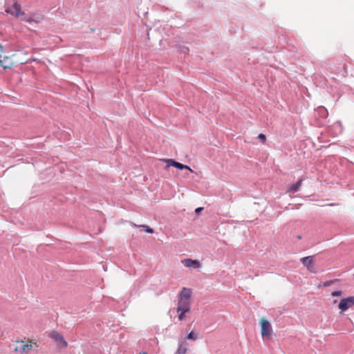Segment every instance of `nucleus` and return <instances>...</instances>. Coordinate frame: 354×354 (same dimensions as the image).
I'll return each instance as SVG.
<instances>
[{
  "mask_svg": "<svg viewBox=\"0 0 354 354\" xmlns=\"http://www.w3.org/2000/svg\"><path fill=\"white\" fill-rule=\"evenodd\" d=\"M35 345L31 341L26 342L24 341H16L14 344V351L21 354L28 353Z\"/></svg>",
  "mask_w": 354,
  "mask_h": 354,
  "instance_id": "1",
  "label": "nucleus"
},
{
  "mask_svg": "<svg viewBox=\"0 0 354 354\" xmlns=\"http://www.w3.org/2000/svg\"><path fill=\"white\" fill-rule=\"evenodd\" d=\"M260 324L261 336L263 337H270L272 332L270 323L265 319H261L260 321Z\"/></svg>",
  "mask_w": 354,
  "mask_h": 354,
  "instance_id": "2",
  "label": "nucleus"
},
{
  "mask_svg": "<svg viewBox=\"0 0 354 354\" xmlns=\"http://www.w3.org/2000/svg\"><path fill=\"white\" fill-rule=\"evenodd\" d=\"M354 306V297H348L340 300L338 308L342 313L346 311Z\"/></svg>",
  "mask_w": 354,
  "mask_h": 354,
  "instance_id": "3",
  "label": "nucleus"
},
{
  "mask_svg": "<svg viewBox=\"0 0 354 354\" xmlns=\"http://www.w3.org/2000/svg\"><path fill=\"white\" fill-rule=\"evenodd\" d=\"M301 261L303 265L306 267L308 270L311 272H315L316 269L315 268V261L313 256H308L301 259Z\"/></svg>",
  "mask_w": 354,
  "mask_h": 354,
  "instance_id": "4",
  "label": "nucleus"
},
{
  "mask_svg": "<svg viewBox=\"0 0 354 354\" xmlns=\"http://www.w3.org/2000/svg\"><path fill=\"white\" fill-rule=\"evenodd\" d=\"M50 337L57 342L59 347L64 348L67 346V342L65 341L64 337L58 332H52L50 334Z\"/></svg>",
  "mask_w": 354,
  "mask_h": 354,
  "instance_id": "5",
  "label": "nucleus"
},
{
  "mask_svg": "<svg viewBox=\"0 0 354 354\" xmlns=\"http://www.w3.org/2000/svg\"><path fill=\"white\" fill-rule=\"evenodd\" d=\"M6 12L7 13H10L17 17H20L21 15H24V12L21 11V6L17 3H15L12 7L7 8L6 9Z\"/></svg>",
  "mask_w": 354,
  "mask_h": 354,
  "instance_id": "6",
  "label": "nucleus"
},
{
  "mask_svg": "<svg viewBox=\"0 0 354 354\" xmlns=\"http://www.w3.org/2000/svg\"><path fill=\"white\" fill-rule=\"evenodd\" d=\"M166 162L167 163V167L172 166V167H174L178 168L179 169H186L189 170L191 172H193V170L188 165H183L182 163L176 162V161H175V160H174L172 159H167V160H166Z\"/></svg>",
  "mask_w": 354,
  "mask_h": 354,
  "instance_id": "7",
  "label": "nucleus"
},
{
  "mask_svg": "<svg viewBox=\"0 0 354 354\" xmlns=\"http://www.w3.org/2000/svg\"><path fill=\"white\" fill-rule=\"evenodd\" d=\"M181 263L187 268H199L201 263L198 260H193L192 259H185L181 261Z\"/></svg>",
  "mask_w": 354,
  "mask_h": 354,
  "instance_id": "8",
  "label": "nucleus"
},
{
  "mask_svg": "<svg viewBox=\"0 0 354 354\" xmlns=\"http://www.w3.org/2000/svg\"><path fill=\"white\" fill-rule=\"evenodd\" d=\"M13 65L12 62L8 56H4L2 57V56L0 55V66L4 68L8 69L10 68Z\"/></svg>",
  "mask_w": 354,
  "mask_h": 354,
  "instance_id": "9",
  "label": "nucleus"
},
{
  "mask_svg": "<svg viewBox=\"0 0 354 354\" xmlns=\"http://www.w3.org/2000/svg\"><path fill=\"white\" fill-rule=\"evenodd\" d=\"M190 308V300L178 299L177 310L189 311Z\"/></svg>",
  "mask_w": 354,
  "mask_h": 354,
  "instance_id": "10",
  "label": "nucleus"
},
{
  "mask_svg": "<svg viewBox=\"0 0 354 354\" xmlns=\"http://www.w3.org/2000/svg\"><path fill=\"white\" fill-rule=\"evenodd\" d=\"M191 290L188 288H183L179 295V299L190 300Z\"/></svg>",
  "mask_w": 354,
  "mask_h": 354,
  "instance_id": "11",
  "label": "nucleus"
},
{
  "mask_svg": "<svg viewBox=\"0 0 354 354\" xmlns=\"http://www.w3.org/2000/svg\"><path fill=\"white\" fill-rule=\"evenodd\" d=\"M21 16L22 17V18L21 19V21H27L29 23H31V22L39 23L40 21L39 17H31L27 16L25 14H24V15H21Z\"/></svg>",
  "mask_w": 354,
  "mask_h": 354,
  "instance_id": "12",
  "label": "nucleus"
},
{
  "mask_svg": "<svg viewBox=\"0 0 354 354\" xmlns=\"http://www.w3.org/2000/svg\"><path fill=\"white\" fill-rule=\"evenodd\" d=\"M301 183H302V180H299L295 184L291 185L288 188V192H291V193H295V192H297L299 190V187H301Z\"/></svg>",
  "mask_w": 354,
  "mask_h": 354,
  "instance_id": "13",
  "label": "nucleus"
},
{
  "mask_svg": "<svg viewBox=\"0 0 354 354\" xmlns=\"http://www.w3.org/2000/svg\"><path fill=\"white\" fill-rule=\"evenodd\" d=\"M186 352H187V348L185 346H183V344H180L178 346L177 353L178 354H185Z\"/></svg>",
  "mask_w": 354,
  "mask_h": 354,
  "instance_id": "14",
  "label": "nucleus"
},
{
  "mask_svg": "<svg viewBox=\"0 0 354 354\" xmlns=\"http://www.w3.org/2000/svg\"><path fill=\"white\" fill-rule=\"evenodd\" d=\"M197 337H198L197 334H196L195 333H194L192 331L190 332L187 336V339L192 340V341H195L197 339Z\"/></svg>",
  "mask_w": 354,
  "mask_h": 354,
  "instance_id": "15",
  "label": "nucleus"
},
{
  "mask_svg": "<svg viewBox=\"0 0 354 354\" xmlns=\"http://www.w3.org/2000/svg\"><path fill=\"white\" fill-rule=\"evenodd\" d=\"M318 111L323 117H325L327 115V110L324 107H319Z\"/></svg>",
  "mask_w": 354,
  "mask_h": 354,
  "instance_id": "16",
  "label": "nucleus"
},
{
  "mask_svg": "<svg viewBox=\"0 0 354 354\" xmlns=\"http://www.w3.org/2000/svg\"><path fill=\"white\" fill-rule=\"evenodd\" d=\"M178 313H180L178 315V319L180 320H183L184 319L185 314L187 313L188 311H184L183 310H177Z\"/></svg>",
  "mask_w": 354,
  "mask_h": 354,
  "instance_id": "17",
  "label": "nucleus"
},
{
  "mask_svg": "<svg viewBox=\"0 0 354 354\" xmlns=\"http://www.w3.org/2000/svg\"><path fill=\"white\" fill-rule=\"evenodd\" d=\"M139 227H143L145 229V231L148 233H153V230L152 228L149 227V226L147 225H140Z\"/></svg>",
  "mask_w": 354,
  "mask_h": 354,
  "instance_id": "18",
  "label": "nucleus"
},
{
  "mask_svg": "<svg viewBox=\"0 0 354 354\" xmlns=\"http://www.w3.org/2000/svg\"><path fill=\"white\" fill-rule=\"evenodd\" d=\"M342 295V292L341 290L334 291L331 293L333 297H339Z\"/></svg>",
  "mask_w": 354,
  "mask_h": 354,
  "instance_id": "19",
  "label": "nucleus"
},
{
  "mask_svg": "<svg viewBox=\"0 0 354 354\" xmlns=\"http://www.w3.org/2000/svg\"><path fill=\"white\" fill-rule=\"evenodd\" d=\"M259 138L262 142H264L266 140V136L263 133L259 135Z\"/></svg>",
  "mask_w": 354,
  "mask_h": 354,
  "instance_id": "20",
  "label": "nucleus"
},
{
  "mask_svg": "<svg viewBox=\"0 0 354 354\" xmlns=\"http://www.w3.org/2000/svg\"><path fill=\"white\" fill-rule=\"evenodd\" d=\"M203 209V207H198L196 209V212L198 214Z\"/></svg>",
  "mask_w": 354,
  "mask_h": 354,
  "instance_id": "21",
  "label": "nucleus"
},
{
  "mask_svg": "<svg viewBox=\"0 0 354 354\" xmlns=\"http://www.w3.org/2000/svg\"><path fill=\"white\" fill-rule=\"evenodd\" d=\"M3 52V46L0 44V53H2Z\"/></svg>",
  "mask_w": 354,
  "mask_h": 354,
  "instance_id": "22",
  "label": "nucleus"
},
{
  "mask_svg": "<svg viewBox=\"0 0 354 354\" xmlns=\"http://www.w3.org/2000/svg\"><path fill=\"white\" fill-rule=\"evenodd\" d=\"M335 125L336 127H339V128H340V124H339V123H337V124H335Z\"/></svg>",
  "mask_w": 354,
  "mask_h": 354,
  "instance_id": "23",
  "label": "nucleus"
},
{
  "mask_svg": "<svg viewBox=\"0 0 354 354\" xmlns=\"http://www.w3.org/2000/svg\"><path fill=\"white\" fill-rule=\"evenodd\" d=\"M140 354H147V353L144 352V353H141Z\"/></svg>",
  "mask_w": 354,
  "mask_h": 354,
  "instance_id": "24",
  "label": "nucleus"
}]
</instances>
